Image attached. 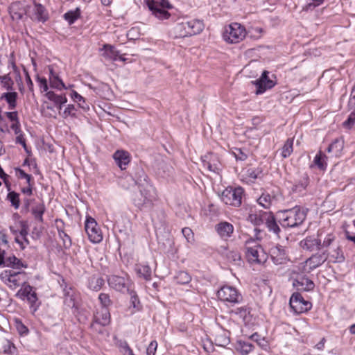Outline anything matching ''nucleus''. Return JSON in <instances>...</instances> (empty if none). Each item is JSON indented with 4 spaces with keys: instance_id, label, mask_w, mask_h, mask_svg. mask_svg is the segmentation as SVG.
Here are the masks:
<instances>
[{
    "instance_id": "6",
    "label": "nucleus",
    "mask_w": 355,
    "mask_h": 355,
    "mask_svg": "<svg viewBox=\"0 0 355 355\" xmlns=\"http://www.w3.org/2000/svg\"><path fill=\"white\" fill-rule=\"evenodd\" d=\"M246 35L245 28L239 23L234 22L225 27L223 33V40L230 44H237Z\"/></svg>"
},
{
    "instance_id": "16",
    "label": "nucleus",
    "mask_w": 355,
    "mask_h": 355,
    "mask_svg": "<svg viewBox=\"0 0 355 355\" xmlns=\"http://www.w3.org/2000/svg\"><path fill=\"white\" fill-rule=\"evenodd\" d=\"M107 282L111 288L121 293L129 291L130 279L128 275L125 277L110 275L108 277Z\"/></svg>"
},
{
    "instance_id": "26",
    "label": "nucleus",
    "mask_w": 355,
    "mask_h": 355,
    "mask_svg": "<svg viewBox=\"0 0 355 355\" xmlns=\"http://www.w3.org/2000/svg\"><path fill=\"white\" fill-rule=\"evenodd\" d=\"M266 218L264 219L263 225L268 228V231L278 235L280 232V228L277 222V216H275L272 212L268 211V214L265 215Z\"/></svg>"
},
{
    "instance_id": "54",
    "label": "nucleus",
    "mask_w": 355,
    "mask_h": 355,
    "mask_svg": "<svg viewBox=\"0 0 355 355\" xmlns=\"http://www.w3.org/2000/svg\"><path fill=\"white\" fill-rule=\"evenodd\" d=\"M215 342L217 345L224 347L230 343V340L226 333H224L222 335H218L215 338Z\"/></svg>"
},
{
    "instance_id": "53",
    "label": "nucleus",
    "mask_w": 355,
    "mask_h": 355,
    "mask_svg": "<svg viewBox=\"0 0 355 355\" xmlns=\"http://www.w3.org/2000/svg\"><path fill=\"white\" fill-rule=\"evenodd\" d=\"M98 300L101 303L100 308H107L111 305L112 301L108 294L101 293L98 295Z\"/></svg>"
},
{
    "instance_id": "14",
    "label": "nucleus",
    "mask_w": 355,
    "mask_h": 355,
    "mask_svg": "<svg viewBox=\"0 0 355 355\" xmlns=\"http://www.w3.org/2000/svg\"><path fill=\"white\" fill-rule=\"evenodd\" d=\"M111 317L110 310L107 308L96 307L94 313L93 322L91 324V328L96 329V325L99 324L105 327L110 323Z\"/></svg>"
},
{
    "instance_id": "62",
    "label": "nucleus",
    "mask_w": 355,
    "mask_h": 355,
    "mask_svg": "<svg viewBox=\"0 0 355 355\" xmlns=\"http://www.w3.org/2000/svg\"><path fill=\"white\" fill-rule=\"evenodd\" d=\"M15 351L16 347L15 345L10 341L7 340L3 346V352L7 354H13Z\"/></svg>"
},
{
    "instance_id": "25",
    "label": "nucleus",
    "mask_w": 355,
    "mask_h": 355,
    "mask_svg": "<svg viewBox=\"0 0 355 355\" xmlns=\"http://www.w3.org/2000/svg\"><path fill=\"white\" fill-rule=\"evenodd\" d=\"M124 180H126L127 182L134 181L135 184H137L138 187H144L148 184H153L148 175L142 169L139 170L137 172L135 178L130 176L125 178Z\"/></svg>"
},
{
    "instance_id": "12",
    "label": "nucleus",
    "mask_w": 355,
    "mask_h": 355,
    "mask_svg": "<svg viewBox=\"0 0 355 355\" xmlns=\"http://www.w3.org/2000/svg\"><path fill=\"white\" fill-rule=\"evenodd\" d=\"M289 304L296 314L306 312L312 308V304L309 301L305 300L299 293H295L291 295Z\"/></svg>"
},
{
    "instance_id": "43",
    "label": "nucleus",
    "mask_w": 355,
    "mask_h": 355,
    "mask_svg": "<svg viewBox=\"0 0 355 355\" xmlns=\"http://www.w3.org/2000/svg\"><path fill=\"white\" fill-rule=\"evenodd\" d=\"M275 201V198L271 196L269 193H262V195L257 199V202L259 205L265 209H269L272 202Z\"/></svg>"
},
{
    "instance_id": "45",
    "label": "nucleus",
    "mask_w": 355,
    "mask_h": 355,
    "mask_svg": "<svg viewBox=\"0 0 355 355\" xmlns=\"http://www.w3.org/2000/svg\"><path fill=\"white\" fill-rule=\"evenodd\" d=\"M326 159L327 156L319 151L313 159V163L319 169L324 171L327 166Z\"/></svg>"
},
{
    "instance_id": "56",
    "label": "nucleus",
    "mask_w": 355,
    "mask_h": 355,
    "mask_svg": "<svg viewBox=\"0 0 355 355\" xmlns=\"http://www.w3.org/2000/svg\"><path fill=\"white\" fill-rule=\"evenodd\" d=\"M308 184V178H304L302 180L294 185L293 191L295 192H302L306 190Z\"/></svg>"
},
{
    "instance_id": "37",
    "label": "nucleus",
    "mask_w": 355,
    "mask_h": 355,
    "mask_svg": "<svg viewBox=\"0 0 355 355\" xmlns=\"http://www.w3.org/2000/svg\"><path fill=\"white\" fill-rule=\"evenodd\" d=\"M343 146V139L342 138H336L329 144L327 150L328 153H333L336 156H338L342 151Z\"/></svg>"
},
{
    "instance_id": "28",
    "label": "nucleus",
    "mask_w": 355,
    "mask_h": 355,
    "mask_svg": "<svg viewBox=\"0 0 355 355\" xmlns=\"http://www.w3.org/2000/svg\"><path fill=\"white\" fill-rule=\"evenodd\" d=\"M18 93L12 90L1 94L0 100L5 101L8 104V110H12L17 105Z\"/></svg>"
},
{
    "instance_id": "3",
    "label": "nucleus",
    "mask_w": 355,
    "mask_h": 355,
    "mask_svg": "<svg viewBox=\"0 0 355 355\" xmlns=\"http://www.w3.org/2000/svg\"><path fill=\"white\" fill-rule=\"evenodd\" d=\"M139 194L133 198V203L140 210L151 209L157 200V191L153 184L138 187Z\"/></svg>"
},
{
    "instance_id": "22",
    "label": "nucleus",
    "mask_w": 355,
    "mask_h": 355,
    "mask_svg": "<svg viewBox=\"0 0 355 355\" xmlns=\"http://www.w3.org/2000/svg\"><path fill=\"white\" fill-rule=\"evenodd\" d=\"M215 230L221 239H227L233 234L234 226L227 221H223L216 225Z\"/></svg>"
},
{
    "instance_id": "59",
    "label": "nucleus",
    "mask_w": 355,
    "mask_h": 355,
    "mask_svg": "<svg viewBox=\"0 0 355 355\" xmlns=\"http://www.w3.org/2000/svg\"><path fill=\"white\" fill-rule=\"evenodd\" d=\"M76 109L73 104H69L65 107L63 112V117L67 118L68 116H75Z\"/></svg>"
},
{
    "instance_id": "47",
    "label": "nucleus",
    "mask_w": 355,
    "mask_h": 355,
    "mask_svg": "<svg viewBox=\"0 0 355 355\" xmlns=\"http://www.w3.org/2000/svg\"><path fill=\"white\" fill-rule=\"evenodd\" d=\"M174 279L179 284H187L191 282V277L186 271H179L175 275Z\"/></svg>"
},
{
    "instance_id": "4",
    "label": "nucleus",
    "mask_w": 355,
    "mask_h": 355,
    "mask_svg": "<svg viewBox=\"0 0 355 355\" xmlns=\"http://www.w3.org/2000/svg\"><path fill=\"white\" fill-rule=\"evenodd\" d=\"M151 15L156 19L164 21L171 17L170 10L174 8L169 0H144Z\"/></svg>"
},
{
    "instance_id": "41",
    "label": "nucleus",
    "mask_w": 355,
    "mask_h": 355,
    "mask_svg": "<svg viewBox=\"0 0 355 355\" xmlns=\"http://www.w3.org/2000/svg\"><path fill=\"white\" fill-rule=\"evenodd\" d=\"M72 100L78 103L79 107L87 112L89 110V105L86 103L85 98L79 94L76 91L73 90L71 93Z\"/></svg>"
},
{
    "instance_id": "34",
    "label": "nucleus",
    "mask_w": 355,
    "mask_h": 355,
    "mask_svg": "<svg viewBox=\"0 0 355 355\" xmlns=\"http://www.w3.org/2000/svg\"><path fill=\"white\" fill-rule=\"evenodd\" d=\"M46 211V207L43 202H38L33 205L31 208V214L35 220L39 223H43V215Z\"/></svg>"
},
{
    "instance_id": "5",
    "label": "nucleus",
    "mask_w": 355,
    "mask_h": 355,
    "mask_svg": "<svg viewBox=\"0 0 355 355\" xmlns=\"http://www.w3.org/2000/svg\"><path fill=\"white\" fill-rule=\"evenodd\" d=\"M205 25L202 20L191 19L178 23L175 27L176 33L180 37L192 36L200 33Z\"/></svg>"
},
{
    "instance_id": "1",
    "label": "nucleus",
    "mask_w": 355,
    "mask_h": 355,
    "mask_svg": "<svg viewBox=\"0 0 355 355\" xmlns=\"http://www.w3.org/2000/svg\"><path fill=\"white\" fill-rule=\"evenodd\" d=\"M306 218V211L300 206L277 212L279 223L284 228H294L302 224Z\"/></svg>"
},
{
    "instance_id": "64",
    "label": "nucleus",
    "mask_w": 355,
    "mask_h": 355,
    "mask_svg": "<svg viewBox=\"0 0 355 355\" xmlns=\"http://www.w3.org/2000/svg\"><path fill=\"white\" fill-rule=\"evenodd\" d=\"M355 123V110L352 112L347 119L343 123V125L346 128H351Z\"/></svg>"
},
{
    "instance_id": "9",
    "label": "nucleus",
    "mask_w": 355,
    "mask_h": 355,
    "mask_svg": "<svg viewBox=\"0 0 355 355\" xmlns=\"http://www.w3.org/2000/svg\"><path fill=\"white\" fill-rule=\"evenodd\" d=\"M243 193L244 190L241 187H227L222 192L220 198L227 205L239 207L242 203Z\"/></svg>"
},
{
    "instance_id": "55",
    "label": "nucleus",
    "mask_w": 355,
    "mask_h": 355,
    "mask_svg": "<svg viewBox=\"0 0 355 355\" xmlns=\"http://www.w3.org/2000/svg\"><path fill=\"white\" fill-rule=\"evenodd\" d=\"M306 6L304 9L306 10H312L315 8L318 7L324 3V0H305Z\"/></svg>"
},
{
    "instance_id": "32",
    "label": "nucleus",
    "mask_w": 355,
    "mask_h": 355,
    "mask_svg": "<svg viewBox=\"0 0 355 355\" xmlns=\"http://www.w3.org/2000/svg\"><path fill=\"white\" fill-rule=\"evenodd\" d=\"M234 347L236 351L238 352L241 355H248L250 352H252L254 349V346L253 344L248 341L242 340H237Z\"/></svg>"
},
{
    "instance_id": "2",
    "label": "nucleus",
    "mask_w": 355,
    "mask_h": 355,
    "mask_svg": "<svg viewBox=\"0 0 355 355\" xmlns=\"http://www.w3.org/2000/svg\"><path fill=\"white\" fill-rule=\"evenodd\" d=\"M257 240L250 238L245 241V254L248 261L250 264H263L268 259V256L261 245L257 240L260 239L259 234L261 230L257 227L254 228Z\"/></svg>"
},
{
    "instance_id": "40",
    "label": "nucleus",
    "mask_w": 355,
    "mask_h": 355,
    "mask_svg": "<svg viewBox=\"0 0 355 355\" xmlns=\"http://www.w3.org/2000/svg\"><path fill=\"white\" fill-rule=\"evenodd\" d=\"M234 313L239 315L244 322L248 323L252 320V315L250 314V309L248 306H241L235 309Z\"/></svg>"
},
{
    "instance_id": "8",
    "label": "nucleus",
    "mask_w": 355,
    "mask_h": 355,
    "mask_svg": "<svg viewBox=\"0 0 355 355\" xmlns=\"http://www.w3.org/2000/svg\"><path fill=\"white\" fill-rule=\"evenodd\" d=\"M217 297L220 301L232 305L239 304L243 300L241 293L235 287L230 285L220 287L217 292Z\"/></svg>"
},
{
    "instance_id": "48",
    "label": "nucleus",
    "mask_w": 355,
    "mask_h": 355,
    "mask_svg": "<svg viewBox=\"0 0 355 355\" xmlns=\"http://www.w3.org/2000/svg\"><path fill=\"white\" fill-rule=\"evenodd\" d=\"M7 200L15 209H18L19 208L20 199L19 193L14 191H9L7 195Z\"/></svg>"
},
{
    "instance_id": "11",
    "label": "nucleus",
    "mask_w": 355,
    "mask_h": 355,
    "mask_svg": "<svg viewBox=\"0 0 355 355\" xmlns=\"http://www.w3.org/2000/svg\"><path fill=\"white\" fill-rule=\"evenodd\" d=\"M85 232L89 240L93 243H98L103 240V234L96 220L91 216H87L85 223Z\"/></svg>"
},
{
    "instance_id": "20",
    "label": "nucleus",
    "mask_w": 355,
    "mask_h": 355,
    "mask_svg": "<svg viewBox=\"0 0 355 355\" xmlns=\"http://www.w3.org/2000/svg\"><path fill=\"white\" fill-rule=\"evenodd\" d=\"M328 254L327 251L322 253H315L309 257L306 263L311 270H313L323 264L327 259Z\"/></svg>"
},
{
    "instance_id": "29",
    "label": "nucleus",
    "mask_w": 355,
    "mask_h": 355,
    "mask_svg": "<svg viewBox=\"0 0 355 355\" xmlns=\"http://www.w3.org/2000/svg\"><path fill=\"white\" fill-rule=\"evenodd\" d=\"M137 275L144 279L148 281L151 279L152 270L147 263H137L135 267Z\"/></svg>"
},
{
    "instance_id": "50",
    "label": "nucleus",
    "mask_w": 355,
    "mask_h": 355,
    "mask_svg": "<svg viewBox=\"0 0 355 355\" xmlns=\"http://www.w3.org/2000/svg\"><path fill=\"white\" fill-rule=\"evenodd\" d=\"M250 338L255 341L262 349H266L268 347V341L265 338H261L257 333H254L250 336Z\"/></svg>"
},
{
    "instance_id": "17",
    "label": "nucleus",
    "mask_w": 355,
    "mask_h": 355,
    "mask_svg": "<svg viewBox=\"0 0 355 355\" xmlns=\"http://www.w3.org/2000/svg\"><path fill=\"white\" fill-rule=\"evenodd\" d=\"M201 159L204 167L209 171L219 173L221 170V164L216 154L208 153L202 157Z\"/></svg>"
},
{
    "instance_id": "18",
    "label": "nucleus",
    "mask_w": 355,
    "mask_h": 355,
    "mask_svg": "<svg viewBox=\"0 0 355 355\" xmlns=\"http://www.w3.org/2000/svg\"><path fill=\"white\" fill-rule=\"evenodd\" d=\"M270 254L272 261L276 265H281L286 263L287 254L284 247L281 245L273 246L270 250Z\"/></svg>"
},
{
    "instance_id": "19",
    "label": "nucleus",
    "mask_w": 355,
    "mask_h": 355,
    "mask_svg": "<svg viewBox=\"0 0 355 355\" xmlns=\"http://www.w3.org/2000/svg\"><path fill=\"white\" fill-rule=\"evenodd\" d=\"M113 159H114L116 165L121 169H126L128 165L130 164L131 161L130 154L125 150H116L113 155Z\"/></svg>"
},
{
    "instance_id": "46",
    "label": "nucleus",
    "mask_w": 355,
    "mask_h": 355,
    "mask_svg": "<svg viewBox=\"0 0 355 355\" xmlns=\"http://www.w3.org/2000/svg\"><path fill=\"white\" fill-rule=\"evenodd\" d=\"M0 83L1 87L8 92L13 90L14 81L9 74L0 76Z\"/></svg>"
},
{
    "instance_id": "49",
    "label": "nucleus",
    "mask_w": 355,
    "mask_h": 355,
    "mask_svg": "<svg viewBox=\"0 0 355 355\" xmlns=\"http://www.w3.org/2000/svg\"><path fill=\"white\" fill-rule=\"evenodd\" d=\"M58 232L59 237L62 240L64 248L69 249L72 244L70 236L62 230L58 229Z\"/></svg>"
},
{
    "instance_id": "10",
    "label": "nucleus",
    "mask_w": 355,
    "mask_h": 355,
    "mask_svg": "<svg viewBox=\"0 0 355 355\" xmlns=\"http://www.w3.org/2000/svg\"><path fill=\"white\" fill-rule=\"evenodd\" d=\"M25 279L26 272L24 271L5 270L0 274V279L12 289L18 287Z\"/></svg>"
},
{
    "instance_id": "44",
    "label": "nucleus",
    "mask_w": 355,
    "mask_h": 355,
    "mask_svg": "<svg viewBox=\"0 0 355 355\" xmlns=\"http://www.w3.org/2000/svg\"><path fill=\"white\" fill-rule=\"evenodd\" d=\"M330 257L334 263H343L345 260V257L340 246H338L331 252Z\"/></svg>"
},
{
    "instance_id": "36",
    "label": "nucleus",
    "mask_w": 355,
    "mask_h": 355,
    "mask_svg": "<svg viewBox=\"0 0 355 355\" xmlns=\"http://www.w3.org/2000/svg\"><path fill=\"white\" fill-rule=\"evenodd\" d=\"M34 15L35 19L41 22H45L49 18L46 8L41 3H35Z\"/></svg>"
},
{
    "instance_id": "24",
    "label": "nucleus",
    "mask_w": 355,
    "mask_h": 355,
    "mask_svg": "<svg viewBox=\"0 0 355 355\" xmlns=\"http://www.w3.org/2000/svg\"><path fill=\"white\" fill-rule=\"evenodd\" d=\"M48 69L49 71V79L51 87L58 90L67 89V87L60 78L58 74L54 71L53 67L52 66H49Z\"/></svg>"
},
{
    "instance_id": "13",
    "label": "nucleus",
    "mask_w": 355,
    "mask_h": 355,
    "mask_svg": "<svg viewBox=\"0 0 355 355\" xmlns=\"http://www.w3.org/2000/svg\"><path fill=\"white\" fill-rule=\"evenodd\" d=\"M252 83L257 88L256 94L259 95L275 87L276 81L269 78V72L268 71H263L261 76L258 79L252 81Z\"/></svg>"
},
{
    "instance_id": "7",
    "label": "nucleus",
    "mask_w": 355,
    "mask_h": 355,
    "mask_svg": "<svg viewBox=\"0 0 355 355\" xmlns=\"http://www.w3.org/2000/svg\"><path fill=\"white\" fill-rule=\"evenodd\" d=\"M16 296L21 300H26L33 313L37 311L40 306L35 288L29 284H24L17 291Z\"/></svg>"
},
{
    "instance_id": "35",
    "label": "nucleus",
    "mask_w": 355,
    "mask_h": 355,
    "mask_svg": "<svg viewBox=\"0 0 355 355\" xmlns=\"http://www.w3.org/2000/svg\"><path fill=\"white\" fill-rule=\"evenodd\" d=\"M3 266L10 267L13 270H20L23 268H26L27 265L24 263L20 259L17 258L15 256H10L5 259V263Z\"/></svg>"
},
{
    "instance_id": "39",
    "label": "nucleus",
    "mask_w": 355,
    "mask_h": 355,
    "mask_svg": "<svg viewBox=\"0 0 355 355\" xmlns=\"http://www.w3.org/2000/svg\"><path fill=\"white\" fill-rule=\"evenodd\" d=\"M104 284V279L98 276L93 275L89 277L88 281V287L89 289L98 291Z\"/></svg>"
},
{
    "instance_id": "52",
    "label": "nucleus",
    "mask_w": 355,
    "mask_h": 355,
    "mask_svg": "<svg viewBox=\"0 0 355 355\" xmlns=\"http://www.w3.org/2000/svg\"><path fill=\"white\" fill-rule=\"evenodd\" d=\"M228 261L236 265H239L241 261L240 254L236 251H230L226 254Z\"/></svg>"
},
{
    "instance_id": "42",
    "label": "nucleus",
    "mask_w": 355,
    "mask_h": 355,
    "mask_svg": "<svg viewBox=\"0 0 355 355\" xmlns=\"http://www.w3.org/2000/svg\"><path fill=\"white\" fill-rule=\"evenodd\" d=\"M294 138H288L281 149V156L283 158L288 157L293 151Z\"/></svg>"
},
{
    "instance_id": "30",
    "label": "nucleus",
    "mask_w": 355,
    "mask_h": 355,
    "mask_svg": "<svg viewBox=\"0 0 355 355\" xmlns=\"http://www.w3.org/2000/svg\"><path fill=\"white\" fill-rule=\"evenodd\" d=\"M6 116L12 122L10 128L14 131L15 135H18L21 132V125L19 120L18 112L17 111L6 112Z\"/></svg>"
},
{
    "instance_id": "57",
    "label": "nucleus",
    "mask_w": 355,
    "mask_h": 355,
    "mask_svg": "<svg viewBox=\"0 0 355 355\" xmlns=\"http://www.w3.org/2000/svg\"><path fill=\"white\" fill-rule=\"evenodd\" d=\"M130 294L131 305L137 310H139L141 308V304L137 295L133 291H130Z\"/></svg>"
},
{
    "instance_id": "27",
    "label": "nucleus",
    "mask_w": 355,
    "mask_h": 355,
    "mask_svg": "<svg viewBox=\"0 0 355 355\" xmlns=\"http://www.w3.org/2000/svg\"><path fill=\"white\" fill-rule=\"evenodd\" d=\"M293 285L297 290L304 291H312L315 287L313 282L306 277H301L300 279H294L293 282Z\"/></svg>"
},
{
    "instance_id": "58",
    "label": "nucleus",
    "mask_w": 355,
    "mask_h": 355,
    "mask_svg": "<svg viewBox=\"0 0 355 355\" xmlns=\"http://www.w3.org/2000/svg\"><path fill=\"white\" fill-rule=\"evenodd\" d=\"M36 81L37 82L39 87L42 92H46V93L49 92L48 83L46 78L37 76L36 78Z\"/></svg>"
},
{
    "instance_id": "61",
    "label": "nucleus",
    "mask_w": 355,
    "mask_h": 355,
    "mask_svg": "<svg viewBox=\"0 0 355 355\" xmlns=\"http://www.w3.org/2000/svg\"><path fill=\"white\" fill-rule=\"evenodd\" d=\"M336 236L333 234H328L322 243V248H329L332 243L335 241Z\"/></svg>"
},
{
    "instance_id": "63",
    "label": "nucleus",
    "mask_w": 355,
    "mask_h": 355,
    "mask_svg": "<svg viewBox=\"0 0 355 355\" xmlns=\"http://www.w3.org/2000/svg\"><path fill=\"white\" fill-rule=\"evenodd\" d=\"M347 107L349 110L355 108V86L351 90L349 98L347 103Z\"/></svg>"
},
{
    "instance_id": "38",
    "label": "nucleus",
    "mask_w": 355,
    "mask_h": 355,
    "mask_svg": "<svg viewBox=\"0 0 355 355\" xmlns=\"http://www.w3.org/2000/svg\"><path fill=\"white\" fill-rule=\"evenodd\" d=\"M80 15L81 10L80 8L77 7L74 10H70L65 12L63 15V17L69 23V25H71L80 17Z\"/></svg>"
},
{
    "instance_id": "31",
    "label": "nucleus",
    "mask_w": 355,
    "mask_h": 355,
    "mask_svg": "<svg viewBox=\"0 0 355 355\" xmlns=\"http://www.w3.org/2000/svg\"><path fill=\"white\" fill-rule=\"evenodd\" d=\"M100 51L102 52L101 55L106 60L112 61L118 60V51L114 46L110 44H104Z\"/></svg>"
},
{
    "instance_id": "23",
    "label": "nucleus",
    "mask_w": 355,
    "mask_h": 355,
    "mask_svg": "<svg viewBox=\"0 0 355 355\" xmlns=\"http://www.w3.org/2000/svg\"><path fill=\"white\" fill-rule=\"evenodd\" d=\"M46 97L53 103L54 106L60 111L62 105L67 102V98L65 94H58L53 91H49L45 94Z\"/></svg>"
},
{
    "instance_id": "33",
    "label": "nucleus",
    "mask_w": 355,
    "mask_h": 355,
    "mask_svg": "<svg viewBox=\"0 0 355 355\" xmlns=\"http://www.w3.org/2000/svg\"><path fill=\"white\" fill-rule=\"evenodd\" d=\"M268 211H263L251 213L248 217V220L255 226H260L263 225L265 221L264 219L266 218L265 215L268 214Z\"/></svg>"
},
{
    "instance_id": "51",
    "label": "nucleus",
    "mask_w": 355,
    "mask_h": 355,
    "mask_svg": "<svg viewBox=\"0 0 355 355\" xmlns=\"http://www.w3.org/2000/svg\"><path fill=\"white\" fill-rule=\"evenodd\" d=\"M15 326L20 336L28 335L29 330L28 327L19 319L15 320Z\"/></svg>"
},
{
    "instance_id": "21",
    "label": "nucleus",
    "mask_w": 355,
    "mask_h": 355,
    "mask_svg": "<svg viewBox=\"0 0 355 355\" xmlns=\"http://www.w3.org/2000/svg\"><path fill=\"white\" fill-rule=\"evenodd\" d=\"M303 249L309 251L318 250L322 248L321 239L314 236H306L300 242Z\"/></svg>"
},
{
    "instance_id": "15",
    "label": "nucleus",
    "mask_w": 355,
    "mask_h": 355,
    "mask_svg": "<svg viewBox=\"0 0 355 355\" xmlns=\"http://www.w3.org/2000/svg\"><path fill=\"white\" fill-rule=\"evenodd\" d=\"M64 295V303L70 308H75L79 299V293L72 287L68 286L64 279L60 284Z\"/></svg>"
},
{
    "instance_id": "60",
    "label": "nucleus",
    "mask_w": 355,
    "mask_h": 355,
    "mask_svg": "<svg viewBox=\"0 0 355 355\" xmlns=\"http://www.w3.org/2000/svg\"><path fill=\"white\" fill-rule=\"evenodd\" d=\"M157 346V342L155 340H152L147 347L146 355H155Z\"/></svg>"
}]
</instances>
